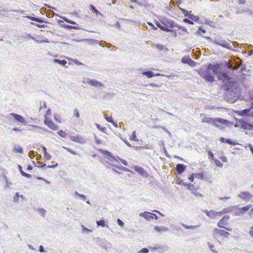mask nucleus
<instances>
[{
	"label": "nucleus",
	"mask_w": 253,
	"mask_h": 253,
	"mask_svg": "<svg viewBox=\"0 0 253 253\" xmlns=\"http://www.w3.org/2000/svg\"><path fill=\"white\" fill-rule=\"evenodd\" d=\"M207 67L210 71H211L214 74H217V70L219 69L220 66L218 63L214 65L209 64Z\"/></svg>",
	"instance_id": "nucleus-14"
},
{
	"label": "nucleus",
	"mask_w": 253,
	"mask_h": 253,
	"mask_svg": "<svg viewBox=\"0 0 253 253\" xmlns=\"http://www.w3.org/2000/svg\"><path fill=\"white\" fill-rule=\"evenodd\" d=\"M39 212L43 216H44V214L46 212V211L42 208H39L38 210Z\"/></svg>",
	"instance_id": "nucleus-54"
},
{
	"label": "nucleus",
	"mask_w": 253,
	"mask_h": 253,
	"mask_svg": "<svg viewBox=\"0 0 253 253\" xmlns=\"http://www.w3.org/2000/svg\"><path fill=\"white\" fill-rule=\"evenodd\" d=\"M156 47L157 49H158L160 51H162L165 49V46L161 44H157L156 45Z\"/></svg>",
	"instance_id": "nucleus-52"
},
{
	"label": "nucleus",
	"mask_w": 253,
	"mask_h": 253,
	"mask_svg": "<svg viewBox=\"0 0 253 253\" xmlns=\"http://www.w3.org/2000/svg\"><path fill=\"white\" fill-rule=\"evenodd\" d=\"M155 230L159 232H167L169 230L168 228L165 227V226H155Z\"/></svg>",
	"instance_id": "nucleus-26"
},
{
	"label": "nucleus",
	"mask_w": 253,
	"mask_h": 253,
	"mask_svg": "<svg viewBox=\"0 0 253 253\" xmlns=\"http://www.w3.org/2000/svg\"><path fill=\"white\" fill-rule=\"evenodd\" d=\"M187 188L196 197H203V195L197 192L194 185L189 183L187 184Z\"/></svg>",
	"instance_id": "nucleus-9"
},
{
	"label": "nucleus",
	"mask_w": 253,
	"mask_h": 253,
	"mask_svg": "<svg viewBox=\"0 0 253 253\" xmlns=\"http://www.w3.org/2000/svg\"><path fill=\"white\" fill-rule=\"evenodd\" d=\"M204 212L206 213L207 215L211 218H214L216 216H217L216 211H214L213 210H211L210 211H208L207 210H205Z\"/></svg>",
	"instance_id": "nucleus-22"
},
{
	"label": "nucleus",
	"mask_w": 253,
	"mask_h": 253,
	"mask_svg": "<svg viewBox=\"0 0 253 253\" xmlns=\"http://www.w3.org/2000/svg\"><path fill=\"white\" fill-rule=\"evenodd\" d=\"M198 73L201 77L208 82L213 83L215 81L211 72L210 71L208 67L200 69Z\"/></svg>",
	"instance_id": "nucleus-2"
},
{
	"label": "nucleus",
	"mask_w": 253,
	"mask_h": 253,
	"mask_svg": "<svg viewBox=\"0 0 253 253\" xmlns=\"http://www.w3.org/2000/svg\"><path fill=\"white\" fill-rule=\"evenodd\" d=\"M95 142L96 144H100L101 143V140L97 138V137L94 135Z\"/></svg>",
	"instance_id": "nucleus-64"
},
{
	"label": "nucleus",
	"mask_w": 253,
	"mask_h": 253,
	"mask_svg": "<svg viewBox=\"0 0 253 253\" xmlns=\"http://www.w3.org/2000/svg\"><path fill=\"white\" fill-rule=\"evenodd\" d=\"M134 169L139 174L143 176H145L147 175L146 171L144 170V169L141 167H135L134 168Z\"/></svg>",
	"instance_id": "nucleus-21"
},
{
	"label": "nucleus",
	"mask_w": 253,
	"mask_h": 253,
	"mask_svg": "<svg viewBox=\"0 0 253 253\" xmlns=\"http://www.w3.org/2000/svg\"><path fill=\"white\" fill-rule=\"evenodd\" d=\"M238 126L245 130H253V126L252 124H250L245 122L244 121L240 120L238 123Z\"/></svg>",
	"instance_id": "nucleus-6"
},
{
	"label": "nucleus",
	"mask_w": 253,
	"mask_h": 253,
	"mask_svg": "<svg viewBox=\"0 0 253 253\" xmlns=\"http://www.w3.org/2000/svg\"><path fill=\"white\" fill-rule=\"evenodd\" d=\"M217 77L218 80L222 81L224 84L231 82V79L226 73L220 72L218 74Z\"/></svg>",
	"instance_id": "nucleus-5"
},
{
	"label": "nucleus",
	"mask_w": 253,
	"mask_h": 253,
	"mask_svg": "<svg viewBox=\"0 0 253 253\" xmlns=\"http://www.w3.org/2000/svg\"><path fill=\"white\" fill-rule=\"evenodd\" d=\"M87 83L93 86L100 87L103 86V84L96 80L87 79Z\"/></svg>",
	"instance_id": "nucleus-10"
},
{
	"label": "nucleus",
	"mask_w": 253,
	"mask_h": 253,
	"mask_svg": "<svg viewBox=\"0 0 253 253\" xmlns=\"http://www.w3.org/2000/svg\"><path fill=\"white\" fill-rule=\"evenodd\" d=\"M181 11L184 14L185 16H188V15L191 13V11H188L185 9L180 8Z\"/></svg>",
	"instance_id": "nucleus-51"
},
{
	"label": "nucleus",
	"mask_w": 253,
	"mask_h": 253,
	"mask_svg": "<svg viewBox=\"0 0 253 253\" xmlns=\"http://www.w3.org/2000/svg\"><path fill=\"white\" fill-rule=\"evenodd\" d=\"M188 17L193 22L195 21V22H197L199 20V17L198 16L194 15H193V14H191V13H190L189 15H188Z\"/></svg>",
	"instance_id": "nucleus-29"
},
{
	"label": "nucleus",
	"mask_w": 253,
	"mask_h": 253,
	"mask_svg": "<svg viewBox=\"0 0 253 253\" xmlns=\"http://www.w3.org/2000/svg\"><path fill=\"white\" fill-rule=\"evenodd\" d=\"M229 235L230 234L229 232L224 230H220L216 228H214L212 231V236L216 239H217L221 236H223L227 238L228 237Z\"/></svg>",
	"instance_id": "nucleus-4"
},
{
	"label": "nucleus",
	"mask_w": 253,
	"mask_h": 253,
	"mask_svg": "<svg viewBox=\"0 0 253 253\" xmlns=\"http://www.w3.org/2000/svg\"><path fill=\"white\" fill-rule=\"evenodd\" d=\"M182 226L184 227L185 229H194L196 227H199V225L197 226H192V225H185L183 223L182 224Z\"/></svg>",
	"instance_id": "nucleus-41"
},
{
	"label": "nucleus",
	"mask_w": 253,
	"mask_h": 253,
	"mask_svg": "<svg viewBox=\"0 0 253 253\" xmlns=\"http://www.w3.org/2000/svg\"><path fill=\"white\" fill-rule=\"evenodd\" d=\"M181 61L182 63L187 64L192 67H194L195 65V61L191 59L189 56L183 57Z\"/></svg>",
	"instance_id": "nucleus-8"
},
{
	"label": "nucleus",
	"mask_w": 253,
	"mask_h": 253,
	"mask_svg": "<svg viewBox=\"0 0 253 253\" xmlns=\"http://www.w3.org/2000/svg\"><path fill=\"white\" fill-rule=\"evenodd\" d=\"M43 156L46 161L50 160L51 158V156L47 153H43Z\"/></svg>",
	"instance_id": "nucleus-57"
},
{
	"label": "nucleus",
	"mask_w": 253,
	"mask_h": 253,
	"mask_svg": "<svg viewBox=\"0 0 253 253\" xmlns=\"http://www.w3.org/2000/svg\"><path fill=\"white\" fill-rule=\"evenodd\" d=\"M13 151L14 152V153H23V148L19 146V145H16L14 147L13 150Z\"/></svg>",
	"instance_id": "nucleus-30"
},
{
	"label": "nucleus",
	"mask_w": 253,
	"mask_h": 253,
	"mask_svg": "<svg viewBox=\"0 0 253 253\" xmlns=\"http://www.w3.org/2000/svg\"><path fill=\"white\" fill-rule=\"evenodd\" d=\"M217 120L221 121L219 119V118L214 119L210 117H205L202 120V122L212 125L215 124V121L217 122Z\"/></svg>",
	"instance_id": "nucleus-11"
},
{
	"label": "nucleus",
	"mask_w": 253,
	"mask_h": 253,
	"mask_svg": "<svg viewBox=\"0 0 253 253\" xmlns=\"http://www.w3.org/2000/svg\"><path fill=\"white\" fill-rule=\"evenodd\" d=\"M21 175L24 177H27V178H31V174H28V173L25 172L24 171L21 172Z\"/></svg>",
	"instance_id": "nucleus-63"
},
{
	"label": "nucleus",
	"mask_w": 253,
	"mask_h": 253,
	"mask_svg": "<svg viewBox=\"0 0 253 253\" xmlns=\"http://www.w3.org/2000/svg\"><path fill=\"white\" fill-rule=\"evenodd\" d=\"M149 252V250L147 248H144L139 250L138 252V253H148Z\"/></svg>",
	"instance_id": "nucleus-58"
},
{
	"label": "nucleus",
	"mask_w": 253,
	"mask_h": 253,
	"mask_svg": "<svg viewBox=\"0 0 253 253\" xmlns=\"http://www.w3.org/2000/svg\"><path fill=\"white\" fill-rule=\"evenodd\" d=\"M214 161V163L216 165V166L219 167V168H222L223 167V164L219 160L214 159L213 160Z\"/></svg>",
	"instance_id": "nucleus-48"
},
{
	"label": "nucleus",
	"mask_w": 253,
	"mask_h": 253,
	"mask_svg": "<svg viewBox=\"0 0 253 253\" xmlns=\"http://www.w3.org/2000/svg\"><path fill=\"white\" fill-rule=\"evenodd\" d=\"M229 219L230 216L229 215L224 216L217 223V226L221 228H224L227 231H231L232 228L229 226H227Z\"/></svg>",
	"instance_id": "nucleus-3"
},
{
	"label": "nucleus",
	"mask_w": 253,
	"mask_h": 253,
	"mask_svg": "<svg viewBox=\"0 0 253 253\" xmlns=\"http://www.w3.org/2000/svg\"><path fill=\"white\" fill-rule=\"evenodd\" d=\"M136 131H133L131 134V135L130 136L129 139L133 141H138V139L136 138Z\"/></svg>",
	"instance_id": "nucleus-44"
},
{
	"label": "nucleus",
	"mask_w": 253,
	"mask_h": 253,
	"mask_svg": "<svg viewBox=\"0 0 253 253\" xmlns=\"http://www.w3.org/2000/svg\"><path fill=\"white\" fill-rule=\"evenodd\" d=\"M90 9L92 10L93 12H95L96 15L103 16L102 14L93 5H90Z\"/></svg>",
	"instance_id": "nucleus-36"
},
{
	"label": "nucleus",
	"mask_w": 253,
	"mask_h": 253,
	"mask_svg": "<svg viewBox=\"0 0 253 253\" xmlns=\"http://www.w3.org/2000/svg\"><path fill=\"white\" fill-rule=\"evenodd\" d=\"M225 90L224 97L228 102L234 103L239 97L240 88L238 83L231 81L225 84L222 86Z\"/></svg>",
	"instance_id": "nucleus-1"
},
{
	"label": "nucleus",
	"mask_w": 253,
	"mask_h": 253,
	"mask_svg": "<svg viewBox=\"0 0 253 253\" xmlns=\"http://www.w3.org/2000/svg\"><path fill=\"white\" fill-rule=\"evenodd\" d=\"M177 27L179 29L181 30L184 33H185L186 34H189V32H188L187 29L185 27L180 26L179 25H178V27Z\"/></svg>",
	"instance_id": "nucleus-55"
},
{
	"label": "nucleus",
	"mask_w": 253,
	"mask_h": 253,
	"mask_svg": "<svg viewBox=\"0 0 253 253\" xmlns=\"http://www.w3.org/2000/svg\"><path fill=\"white\" fill-rule=\"evenodd\" d=\"M238 197L246 201H249L253 196L248 192H242L238 195Z\"/></svg>",
	"instance_id": "nucleus-7"
},
{
	"label": "nucleus",
	"mask_w": 253,
	"mask_h": 253,
	"mask_svg": "<svg viewBox=\"0 0 253 253\" xmlns=\"http://www.w3.org/2000/svg\"><path fill=\"white\" fill-rule=\"evenodd\" d=\"M236 210L233 212V215L235 216H240L243 214V213L240 209V208H239V206L235 209Z\"/></svg>",
	"instance_id": "nucleus-33"
},
{
	"label": "nucleus",
	"mask_w": 253,
	"mask_h": 253,
	"mask_svg": "<svg viewBox=\"0 0 253 253\" xmlns=\"http://www.w3.org/2000/svg\"><path fill=\"white\" fill-rule=\"evenodd\" d=\"M70 139L72 141L80 143L84 142V138L80 135H77L76 136H70Z\"/></svg>",
	"instance_id": "nucleus-16"
},
{
	"label": "nucleus",
	"mask_w": 253,
	"mask_h": 253,
	"mask_svg": "<svg viewBox=\"0 0 253 253\" xmlns=\"http://www.w3.org/2000/svg\"><path fill=\"white\" fill-rule=\"evenodd\" d=\"M33 127L36 128L38 129L37 130H36L37 132H39V133H41L42 132V130H44V131H45L46 132H49V130H48L47 129H43L42 128H41V127H40L37 126H33Z\"/></svg>",
	"instance_id": "nucleus-45"
},
{
	"label": "nucleus",
	"mask_w": 253,
	"mask_h": 253,
	"mask_svg": "<svg viewBox=\"0 0 253 253\" xmlns=\"http://www.w3.org/2000/svg\"><path fill=\"white\" fill-rule=\"evenodd\" d=\"M96 126L99 130H100L102 132H105V130L106 129L105 127H102L100 126L99 124H96Z\"/></svg>",
	"instance_id": "nucleus-60"
},
{
	"label": "nucleus",
	"mask_w": 253,
	"mask_h": 253,
	"mask_svg": "<svg viewBox=\"0 0 253 253\" xmlns=\"http://www.w3.org/2000/svg\"><path fill=\"white\" fill-rule=\"evenodd\" d=\"M57 133L61 137L65 138L67 136V133L62 130H60L57 132Z\"/></svg>",
	"instance_id": "nucleus-46"
},
{
	"label": "nucleus",
	"mask_w": 253,
	"mask_h": 253,
	"mask_svg": "<svg viewBox=\"0 0 253 253\" xmlns=\"http://www.w3.org/2000/svg\"><path fill=\"white\" fill-rule=\"evenodd\" d=\"M27 37L28 38V39H32L33 40H34L35 42H38V43H42V42H48V41H40L39 40H36V39L33 37L31 34H28L27 35Z\"/></svg>",
	"instance_id": "nucleus-34"
},
{
	"label": "nucleus",
	"mask_w": 253,
	"mask_h": 253,
	"mask_svg": "<svg viewBox=\"0 0 253 253\" xmlns=\"http://www.w3.org/2000/svg\"><path fill=\"white\" fill-rule=\"evenodd\" d=\"M238 207V206H231V207H228L227 208H225L221 211V212L224 213L230 212L232 211H233L234 210V209L237 208Z\"/></svg>",
	"instance_id": "nucleus-24"
},
{
	"label": "nucleus",
	"mask_w": 253,
	"mask_h": 253,
	"mask_svg": "<svg viewBox=\"0 0 253 253\" xmlns=\"http://www.w3.org/2000/svg\"><path fill=\"white\" fill-rule=\"evenodd\" d=\"M44 124L53 130H57L59 129L58 126L51 121L45 120Z\"/></svg>",
	"instance_id": "nucleus-15"
},
{
	"label": "nucleus",
	"mask_w": 253,
	"mask_h": 253,
	"mask_svg": "<svg viewBox=\"0 0 253 253\" xmlns=\"http://www.w3.org/2000/svg\"><path fill=\"white\" fill-rule=\"evenodd\" d=\"M163 24L160 25V26H159V28L162 31H165V32H171V31H174L173 30L170 29L168 28V26L165 23H163Z\"/></svg>",
	"instance_id": "nucleus-25"
},
{
	"label": "nucleus",
	"mask_w": 253,
	"mask_h": 253,
	"mask_svg": "<svg viewBox=\"0 0 253 253\" xmlns=\"http://www.w3.org/2000/svg\"><path fill=\"white\" fill-rule=\"evenodd\" d=\"M139 216L141 217H143L148 221H151L154 219V217L152 215V213L147 211H144L143 212L140 213L139 214Z\"/></svg>",
	"instance_id": "nucleus-17"
},
{
	"label": "nucleus",
	"mask_w": 253,
	"mask_h": 253,
	"mask_svg": "<svg viewBox=\"0 0 253 253\" xmlns=\"http://www.w3.org/2000/svg\"><path fill=\"white\" fill-rule=\"evenodd\" d=\"M252 206L251 205H248L246 206L243 207L242 208H240L243 214L245 212L249 211L250 210V209L252 207Z\"/></svg>",
	"instance_id": "nucleus-38"
},
{
	"label": "nucleus",
	"mask_w": 253,
	"mask_h": 253,
	"mask_svg": "<svg viewBox=\"0 0 253 253\" xmlns=\"http://www.w3.org/2000/svg\"><path fill=\"white\" fill-rule=\"evenodd\" d=\"M26 18L31 19V20L36 21L39 23H42V22H46L44 20H43L42 19H41L40 18L36 17H33L31 16H25Z\"/></svg>",
	"instance_id": "nucleus-23"
},
{
	"label": "nucleus",
	"mask_w": 253,
	"mask_h": 253,
	"mask_svg": "<svg viewBox=\"0 0 253 253\" xmlns=\"http://www.w3.org/2000/svg\"><path fill=\"white\" fill-rule=\"evenodd\" d=\"M170 28L177 27H178V25L175 23L173 20H169L168 21V25Z\"/></svg>",
	"instance_id": "nucleus-32"
},
{
	"label": "nucleus",
	"mask_w": 253,
	"mask_h": 253,
	"mask_svg": "<svg viewBox=\"0 0 253 253\" xmlns=\"http://www.w3.org/2000/svg\"><path fill=\"white\" fill-rule=\"evenodd\" d=\"M183 21V22H184L186 23L189 24H191V25L194 24V22L191 20H190L187 18H184Z\"/></svg>",
	"instance_id": "nucleus-62"
},
{
	"label": "nucleus",
	"mask_w": 253,
	"mask_h": 253,
	"mask_svg": "<svg viewBox=\"0 0 253 253\" xmlns=\"http://www.w3.org/2000/svg\"><path fill=\"white\" fill-rule=\"evenodd\" d=\"M219 119L221 120V121L217 120V122L215 121V124H212V125H213L214 126H215L217 127L221 128L220 124H223V125H225L227 126L229 124V123L230 122L229 121L225 120V119H223L220 118H219Z\"/></svg>",
	"instance_id": "nucleus-18"
},
{
	"label": "nucleus",
	"mask_w": 253,
	"mask_h": 253,
	"mask_svg": "<svg viewBox=\"0 0 253 253\" xmlns=\"http://www.w3.org/2000/svg\"><path fill=\"white\" fill-rule=\"evenodd\" d=\"M186 166L183 164H177L175 167V169L177 172L180 174L185 170Z\"/></svg>",
	"instance_id": "nucleus-20"
},
{
	"label": "nucleus",
	"mask_w": 253,
	"mask_h": 253,
	"mask_svg": "<svg viewBox=\"0 0 253 253\" xmlns=\"http://www.w3.org/2000/svg\"><path fill=\"white\" fill-rule=\"evenodd\" d=\"M225 142L228 143V144H231V145H236V143L235 142H233V141H232L231 139H226L225 140Z\"/></svg>",
	"instance_id": "nucleus-59"
},
{
	"label": "nucleus",
	"mask_w": 253,
	"mask_h": 253,
	"mask_svg": "<svg viewBox=\"0 0 253 253\" xmlns=\"http://www.w3.org/2000/svg\"><path fill=\"white\" fill-rule=\"evenodd\" d=\"M10 115L11 116H12L16 121H18V122H19L20 123H22V124L26 123V122L25 120V119H24V118L20 115L12 113L10 114Z\"/></svg>",
	"instance_id": "nucleus-13"
},
{
	"label": "nucleus",
	"mask_w": 253,
	"mask_h": 253,
	"mask_svg": "<svg viewBox=\"0 0 253 253\" xmlns=\"http://www.w3.org/2000/svg\"><path fill=\"white\" fill-rule=\"evenodd\" d=\"M95 242L102 248H107V244L108 243L107 241L103 239L100 238L99 237L96 238L95 239Z\"/></svg>",
	"instance_id": "nucleus-19"
},
{
	"label": "nucleus",
	"mask_w": 253,
	"mask_h": 253,
	"mask_svg": "<svg viewBox=\"0 0 253 253\" xmlns=\"http://www.w3.org/2000/svg\"><path fill=\"white\" fill-rule=\"evenodd\" d=\"M64 27L68 29H80V28L79 27H77V26H71V25H65L64 26Z\"/></svg>",
	"instance_id": "nucleus-53"
},
{
	"label": "nucleus",
	"mask_w": 253,
	"mask_h": 253,
	"mask_svg": "<svg viewBox=\"0 0 253 253\" xmlns=\"http://www.w3.org/2000/svg\"><path fill=\"white\" fill-rule=\"evenodd\" d=\"M96 223H97V226H101L102 227H104L105 226H106L107 227H108V225H106L105 224V222L104 220H100L99 221H97Z\"/></svg>",
	"instance_id": "nucleus-39"
},
{
	"label": "nucleus",
	"mask_w": 253,
	"mask_h": 253,
	"mask_svg": "<svg viewBox=\"0 0 253 253\" xmlns=\"http://www.w3.org/2000/svg\"><path fill=\"white\" fill-rule=\"evenodd\" d=\"M250 109H244L243 110H242L241 111V115H244V116H246V115H248V113L250 112Z\"/></svg>",
	"instance_id": "nucleus-50"
},
{
	"label": "nucleus",
	"mask_w": 253,
	"mask_h": 253,
	"mask_svg": "<svg viewBox=\"0 0 253 253\" xmlns=\"http://www.w3.org/2000/svg\"><path fill=\"white\" fill-rule=\"evenodd\" d=\"M53 62L62 66H65L67 63L65 60H60L58 59H54Z\"/></svg>",
	"instance_id": "nucleus-31"
},
{
	"label": "nucleus",
	"mask_w": 253,
	"mask_h": 253,
	"mask_svg": "<svg viewBox=\"0 0 253 253\" xmlns=\"http://www.w3.org/2000/svg\"><path fill=\"white\" fill-rule=\"evenodd\" d=\"M213 43L216 45H219L226 48L229 49L230 45L229 42L223 40H218L214 41Z\"/></svg>",
	"instance_id": "nucleus-12"
},
{
	"label": "nucleus",
	"mask_w": 253,
	"mask_h": 253,
	"mask_svg": "<svg viewBox=\"0 0 253 253\" xmlns=\"http://www.w3.org/2000/svg\"><path fill=\"white\" fill-rule=\"evenodd\" d=\"M20 197H23V195H19L18 193H16L15 195L13 196V202L15 203H18Z\"/></svg>",
	"instance_id": "nucleus-40"
},
{
	"label": "nucleus",
	"mask_w": 253,
	"mask_h": 253,
	"mask_svg": "<svg viewBox=\"0 0 253 253\" xmlns=\"http://www.w3.org/2000/svg\"><path fill=\"white\" fill-rule=\"evenodd\" d=\"M63 19L67 22L69 23H70V24H76V23L74 21H72L71 20H70L69 19H68L67 18L65 17V18H64Z\"/></svg>",
	"instance_id": "nucleus-61"
},
{
	"label": "nucleus",
	"mask_w": 253,
	"mask_h": 253,
	"mask_svg": "<svg viewBox=\"0 0 253 253\" xmlns=\"http://www.w3.org/2000/svg\"><path fill=\"white\" fill-rule=\"evenodd\" d=\"M195 177L196 178H199L200 179H204V175L203 173H194Z\"/></svg>",
	"instance_id": "nucleus-47"
},
{
	"label": "nucleus",
	"mask_w": 253,
	"mask_h": 253,
	"mask_svg": "<svg viewBox=\"0 0 253 253\" xmlns=\"http://www.w3.org/2000/svg\"><path fill=\"white\" fill-rule=\"evenodd\" d=\"M208 246L210 250L213 253H218L217 251L214 250V246L211 243H208Z\"/></svg>",
	"instance_id": "nucleus-43"
},
{
	"label": "nucleus",
	"mask_w": 253,
	"mask_h": 253,
	"mask_svg": "<svg viewBox=\"0 0 253 253\" xmlns=\"http://www.w3.org/2000/svg\"><path fill=\"white\" fill-rule=\"evenodd\" d=\"M103 154L105 156L110 157V159H109V160L110 161H117V160L113 157L112 154L110 152L107 151V150H105L103 152Z\"/></svg>",
	"instance_id": "nucleus-27"
},
{
	"label": "nucleus",
	"mask_w": 253,
	"mask_h": 253,
	"mask_svg": "<svg viewBox=\"0 0 253 253\" xmlns=\"http://www.w3.org/2000/svg\"><path fill=\"white\" fill-rule=\"evenodd\" d=\"M205 24L211 27H215V23L213 21H210L209 20H206L205 22Z\"/></svg>",
	"instance_id": "nucleus-42"
},
{
	"label": "nucleus",
	"mask_w": 253,
	"mask_h": 253,
	"mask_svg": "<svg viewBox=\"0 0 253 253\" xmlns=\"http://www.w3.org/2000/svg\"><path fill=\"white\" fill-rule=\"evenodd\" d=\"M73 116L77 118L80 117V114L77 108L74 109L73 110Z\"/></svg>",
	"instance_id": "nucleus-49"
},
{
	"label": "nucleus",
	"mask_w": 253,
	"mask_h": 253,
	"mask_svg": "<svg viewBox=\"0 0 253 253\" xmlns=\"http://www.w3.org/2000/svg\"><path fill=\"white\" fill-rule=\"evenodd\" d=\"M82 232L84 233L89 234V233L92 232V230L87 228L86 227H85L83 225H82Z\"/></svg>",
	"instance_id": "nucleus-37"
},
{
	"label": "nucleus",
	"mask_w": 253,
	"mask_h": 253,
	"mask_svg": "<svg viewBox=\"0 0 253 253\" xmlns=\"http://www.w3.org/2000/svg\"><path fill=\"white\" fill-rule=\"evenodd\" d=\"M142 75L146 76L148 78H151L155 76V74L151 71H147L142 72Z\"/></svg>",
	"instance_id": "nucleus-28"
},
{
	"label": "nucleus",
	"mask_w": 253,
	"mask_h": 253,
	"mask_svg": "<svg viewBox=\"0 0 253 253\" xmlns=\"http://www.w3.org/2000/svg\"><path fill=\"white\" fill-rule=\"evenodd\" d=\"M63 148L65 149L66 150H67L69 152H70V153H71L72 154L74 155H77V153L76 151H73L72 150L71 148H66V147H63Z\"/></svg>",
	"instance_id": "nucleus-56"
},
{
	"label": "nucleus",
	"mask_w": 253,
	"mask_h": 253,
	"mask_svg": "<svg viewBox=\"0 0 253 253\" xmlns=\"http://www.w3.org/2000/svg\"><path fill=\"white\" fill-rule=\"evenodd\" d=\"M206 32V30L203 28L202 26H201L198 28V30L195 33V34L197 35L201 36V33H205Z\"/></svg>",
	"instance_id": "nucleus-35"
}]
</instances>
